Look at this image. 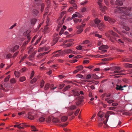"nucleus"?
<instances>
[{"instance_id":"1","label":"nucleus","mask_w":132,"mask_h":132,"mask_svg":"<svg viewBox=\"0 0 132 132\" xmlns=\"http://www.w3.org/2000/svg\"><path fill=\"white\" fill-rule=\"evenodd\" d=\"M132 11V8L131 7H120L117 6L115 9L114 12L116 13H119L120 14V18L122 19H126V16L130 15Z\"/></svg>"},{"instance_id":"2","label":"nucleus","mask_w":132,"mask_h":132,"mask_svg":"<svg viewBox=\"0 0 132 132\" xmlns=\"http://www.w3.org/2000/svg\"><path fill=\"white\" fill-rule=\"evenodd\" d=\"M105 71L110 70L111 72L110 73H111L114 74L116 73H119L123 71V70H121L119 67H113L110 69L109 68H105L104 69Z\"/></svg>"},{"instance_id":"3","label":"nucleus","mask_w":132,"mask_h":132,"mask_svg":"<svg viewBox=\"0 0 132 132\" xmlns=\"http://www.w3.org/2000/svg\"><path fill=\"white\" fill-rule=\"evenodd\" d=\"M110 34L114 36L116 40L117 41H118V40L117 39V38L118 37V35L115 34L112 30L109 31L105 34L107 36H109Z\"/></svg>"},{"instance_id":"4","label":"nucleus","mask_w":132,"mask_h":132,"mask_svg":"<svg viewBox=\"0 0 132 132\" xmlns=\"http://www.w3.org/2000/svg\"><path fill=\"white\" fill-rule=\"evenodd\" d=\"M104 19L105 21H108L111 23L114 22L116 21V20L114 19H111L109 17L106 15L104 16Z\"/></svg>"},{"instance_id":"5","label":"nucleus","mask_w":132,"mask_h":132,"mask_svg":"<svg viewBox=\"0 0 132 132\" xmlns=\"http://www.w3.org/2000/svg\"><path fill=\"white\" fill-rule=\"evenodd\" d=\"M98 4L99 6L100 10L102 12L104 13L105 11L107 9V8L105 6H103L101 3L99 2Z\"/></svg>"},{"instance_id":"6","label":"nucleus","mask_w":132,"mask_h":132,"mask_svg":"<svg viewBox=\"0 0 132 132\" xmlns=\"http://www.w3.org/2000/svg\"><path fill=\"white\" fill-rule=\"evenodd\" d=\"M62 53V51H61L60 50H59L58 51L55 52H54L53 53H55V54L53 55V57H55L57 56H59L63 55V54Z\"/></svg>"},{"instance_id":"7","label":"nucleus","mask_w":132,"mask_h":132,"mask_svg":"<svg viewBox=\"0 0 132 132\" xmlns=\"http://www.w3.org/2000/svg\"><path fill=\"white\" fill-rule=\"evenodd\" d=\"M82 17V15L78 12H76L75 13L73 14L71 17L72 19L76 17H77L79 18H81Z\"/></svg>"},{"instance_id":"8","label":"nucleus","mask_w":132,"mask_h":132,"mask_svg":"<svg viewBox=\"0 0 132 132\" xmlns=\"http://www.w3.org/2000/svg\"><path fill=\"white\" fill-rule=\"evenodd\" d=\"M108 48V47L107 45H102L99 47V49L101 50L102 52H105L107 51L106 50Z\"/></svg>"},{"instance_id":"9","label":"nucleus","mask_w":132,"mask_h":132,"mask_svg":"<svg viewBox=\"0 0 132 132\" xmlns=\"http://www.w3.org/2000/svg\"><path fill=\"white\" fill-rule=\"evenodd\" d=\"M62 53L63 54V55H65V54H68L69 53H74L73 51L69 49H65L64 51H62Z\"/></svg>"},{"instance_id":"10","label":"nucleus","mask_w":132,"mask_h":132,"mask_svg":"<svg viewBox=\"0 0 132 132\" xmlns=\"http://www.w3.org/2000/svg\"><path fill=\"white\" fill-rule=\"evenodd\" d=\"M46 2L47 3V7L46 8L45 11V13L44 16L45 15H46L48 12V8L49 7V5L50 4V1L49 0H46Z\"/></svg>"},{"instance_id":"11","label":"nucleus","mask_w":132,"mask_h":132,"mask_svg":"<svg viewBox=\"0 0 132 132\" xmlns=\"http://www.w3.org/2000/svg\"><path fill=\"white\" fill-rule=\"evenodd\" d=\"M97 27L99 30H103L104 28V23L103 22L101 23L98 25Z\"/></svg>"},{"instance_id":"12","label":"nucleus","mask_w":132,"mask_h":132,"mask_svg":"<svg viewBox=\"0 0 132 132\" xmlns=\"http://www.w3.org/2000/svg\"><path fill=\"white\" fill-rule=\"evenodd\" d=\"M82 26H78L77 27V28L78 29L77 31V34H79L81 33L83 31V29L81 27Z\"/></svg>"},{"instance_id":"13","label":"nucleus","mask_w":132,"mask_h":132,"mask_svg":"<svg viewBox=\"0 0 132 132\" xmlns=\"http://www.w3.org/2000/svg\"><path fill=\"white\" fill-rule=\"evenodd\" d=\"M82 97H81V98H80L79 97H78V98H76V100H79L78 101L76 102V104L77 106L79 105L82 102Z\"/></svg>"},{"instance_id":"14","label":"nucleus","mask_w":132,"mask_h":132,"mask_svg":"<svg viewBox=\"0 0 132 132\" xmlns=\"http://www.w3.org/2000/svg\"><path fill=\"white\" fill-rule=\"evenodd\" d=\"M19 47V45H16L12 47L11 50L12 52H14L15 51L17 50Z\"/></svg>"},{"instance_id":"15","label":"nucleus","mask_w":132,"mask_h":132,"mask_svg":"<svg viewBox=\"0 0 132 132\" xmlns=\"http://www.w3.org/2000/svg\"><path fill=\"white\" fill-rule=\"evenodd\" d=\"M122 25L123 26V28L126 30L128 31L130 30L128 26H126L125 24L124 23L122 24Z\"/></svg>"},{"instance_id":"16","label":"nucleus","mask_w":132,"mask_h":132,"mask_svg":"<svg viewBox=\"0 0 132 132\" xmlns=\"http://www.w3.org/2000/svg\"><path fill=\"white\" fill-rule=\"evenodd\" d=\"M73 44V43L72 42H70L68 43H67L64 44V46L65 48H67L71 46Z\"/></svg>"},{"instance_id":"17","label":"nucleus","mask_w":132,"mask_h":132,"mask_svg":"<svg viewBox=\"0 0 132 132\" xmlns=\"http://www.w3.org/2000/svg\"><path fill=\"white\" fill-rule=\"evenodd\" d=\"M115 4L117 5L121 6L123 5V2L117 0L116 1Z\"/></svg>"},{"instance_id":"18","label":"nucleus","mask_w":132,"mask_h":132,"mask_svg":"<svg viewBox=\"0 0 132 132\" xmlns=\"http://www.w3.org/2000/svg\"><path fill=\"white\" fill-rule=\"evenodd\" d=\"M116 86L117 87L116 88V89L117 90H124V89L122 88V87L121 85H117Z\"/></svg>"},{"instance_id":"19","label":"nucleus","mask_w":132,"mask_h":132,"mask_svg":"<svg viewBox=\"0 0 132 132\" xmlns=\"http://www.w3.org/2000/svg\"><path fill=\"white\" fill-rule=\"evenodd\" d=\"M104 113L101 111H100L97 114V116L100 118H102L104 115Z\"/></svg>"},{"instance_id":"20","label":"nucleus","mask_w":132,"mask_h":132,"mask_svg":"<svg viewBox=\"0 0 132 132\" xmlns=\"http://www.w3.org/2000/svg\"><path fill=\"white\" fill-rule=\"evenodd\" d=\"M44 31V33L49 32L50 31V30L48 28L47 25L45 27Z\"/></svg>"},{"instance_id":"21","label":"nucleus","mask_w":132,"mask_h":132,"mask_svg":"<svg viewBox=\"0 0 132 132\" xmlns=\"http://www.w3.org/2000/svg\"><path fill=\"white\" fill-rule=\"evenodd\" d=\"M68 117L67 116H63L61 117V120L63 122L66 121L68 119Z\"/></svg>"},{"instance_id":"22","label":"nucleus","mask_w":132,"mask_h":132,"mask_svg":"<svg viewBox=\"0 0 132 132\" xmlns=\"http://www.w3.org/2000/svg\"><path fill=\"white\" fill-rule=\"evenodd\" d=\"M73 20L74 22L76 23H77L78 22H81L82 21L81 19H79L77 18H74Z\"/></svg>"},{"instance_id":"23","label":"nucleus","mask_w":132,"mask_h":132,"mask_svg":"<svg viewBox=\"0 0 132 132\" xmlns=\"http://www.w3.org/2000/svg\"><path fill=\"white\" fill-rule=\"evenodd\" d=\"M123 65L126 67H132V64H129L127 63H125Z\"/></svg>"},{"instance_id":"24","label":"nucleus","mask_w":132,"mask_h":132,"mask_svg":"<svg viewBox=\"0 0 132 132\" xmlns=\"http://www.w3.org/2000/svg\"><path fill=\"white\" fill-rule=\"evenodd\" d=\"M52 121L54 123H57L59 122L60 120L57 118H53L52 119Z\"/></svg>"},{"instance_id":"25","label":"nucleus","mask_w":132,"mask_h":132,"mask_svg":"<svg viewBox=\"0 0 132 132\" xmlns=\"http://www.w3.org/2000/svg\"><path fill=\"white\" fill-rule=\"evenodd\" d=\"M58 40V38L57 37H56L55 39H54L52 43V45H53L55 44L57 42Z\"/></svg>"},{"instance_id":"26","label":"nucleus","mask_w":132,"mask_h":132,"mask_svg":"<svg viewBox=\"0 0 132 132\" xmlns=\"http://www.w3.org/2000/svg\"><path fill=\"white\" fill-rule=\"evenodd\" d=\"M31 128L32 129V131H38L36 127L33 125L31 126Z\"/></svg>"},{"instance_id":"27","label":"nucleus","mask_w":132,"mask_h":132,"mask_svg":"<svg viewBox=\"0 0 132 132\" xmlns=\"http://www.w3.org/2000/svg\"><path fill=\"white\" fill-rule=\"evenodd\" d=\"M36 20L35 19H32L31 20V24L34 25L35 23Z\"/></svg>"},{"instance_id":"28","label":"nucleus","mask_w":132,"mask_h":132,"mask_svg":"<svg viewBox=\"0 0 132 132\" xmlns=\"http://www.w3.org/2000/svg\"><path fill=\"white\" fill-rule=\"evenodd\" d=\"M83 67L82 65H79L77 67V69L79 71L82 70Z\"/></svg>"},{"instance_id":"29","label":"nucleus","mask_w":132,"mask_h":132,"mask_svg":"<svg viewBox=\"0 0 132 132\" xmlns=\"http://www.w3.org/2000/svg\"><path fill=\"white\" fill-rule=\"evenodd\" d=\"M89 43V41L88 40H86L82 42V43H81V45H86L87 44Z\"/></svg>"},{"instance_id":"30","label":"nucleus","mask_w":132,"mask_h":132,"mask_svg":"<svg viewBox=\"0 0 132 132\" xmlns=\"http://www.w3.org/2000/svg\"><path fill=\"white\" fill-rule=\"evenodd\" d=\"M70 87L71 86L70 85H68L64 88L63 90V91H65L69 89Z\"/></svg>"},{"instance_id":"31","label":"nucleus","mask_w":132,"mask_h":132,"mask_svg":"<svg viewBox=\"0 0 132 132\" xmlns=\"http://www.w3.org/2000/svg\"><path fill=\"white\" fill-rule=\"evenodd\" d=\"M107 56L106 55H97L96 56L97 57H100L101 58H102L104 57H105Z\"/></svg>"},{"instance_id":"32","label":"nucleus","mask_w":132,"mask_h":132,"mask_svg":"<svg viewBox=\"0 0 132 132\" xmlns=\"http://www.w3.org/2000/svg\"><path fill=\"white\" fill-rule=\"evenodd\" d=\"M64 84H59L58 85V88L59 89H61L62 87L64 86Z\"/></svg>"},{"instance_id":"33","label":"nucleus","mask_w":132,"mask_h":132,"mask_svg":"<svg viewBox=\"0 0 132 132\" xmlns=\"http://www.w3.org/2000/svg\"><path fill=\"white\" fill-rule=\"evenodd\" d=\"M12 56V55L11 54L8 53L6 55V58L8 59L11 58Z\"/></svg>"},{"instance_id":"34","label":"nucleus","mask_w":132,"mask_h":132,"mask_svg":"<svg viewBox=\"0 0 132 132\" xmlns=\"http://www.w3.org/2000/svg\"><path fill=\"white\" fill-rule=\"evenodd\" d=\"M76 106L75 105H73L70 106L69 108L70 110H73L76 109Z\"/></svg>"},{"instance_id":"35","label":"nucleus","mask_w":132,"mask_h":132,"mask_svg":"<svg viewBox=\"0 0 132 132\" xmlns=\"http://www.w3.org/2000/svg\"><path fill=\"white\" fill-rule=\"evenodd\" d=\"M101 22L100 20L98 19L97 18H96L94 20V22L95 24H98Z\"/></svg>"},{"instance_id":"36","label":"nucleus","mask_w":132,"mask_h":132,"mask_svg":"<svg viewBox=\"0 0 132 132\" xmlns=\"http://www.w3.org/2000/svg\"><path fill=\"white\" fill-rule=\"evenodd\" d=\"M27 55L26 54H25L24 56H23L22 58L21 59L20 61V62L21 63L23 61L24 59H25L27 57Z\"/></svg>"},{"instance_id":"37","label":"nucleus","mask_w":132,"mask_h":132,"mask_svg":"<svg viewBox=\"0 0 132 132\" xmlns=\"http://www.w3.org/2000/svg\"><path fill=\"white\" fill-rule=\"evenodd\" d=\"M10 82L11 83L13 84L15 83L16 81L14 78H13L10 80Z\"/></svg>"},{"instance_id":"38","label":"nucleus","mask_w":132,"mask_h":132,"mask_svg":"<svg viewBox=\"0 0 132 132\" xmlns=\"http://www.w3.org/2000/svg\"><path fill=\"white\" fill-rule=\"evenodd\" d=\"M28 118L29 119L31 120L33 119L34 118V116L30 114H29Z\"/></svg>"},{"instance_id":"39","label":"nucleus","mask_w":132,"mask_h":132,"mask_svg":"<svg viewBox=\"0 0 132 132\" xmlns=\"http://www.w3.org/2000/svg\"><path fill=\"white\" fill-rule=\"evenodd\" d=\"M49 86L50 84H49L47 83L46 84L45 87V90H47L48 89L49 87Z\"/></svg>"},{"instance_id":"40","label":"nucleus","mask_w":132,"mask_h":132,"mask_svg":"<svg viewBox=\"0 0 132 132\" xmlns=\"http://www.w3.org/2000/svg\"><path fill=\"white\" fill-rule=\"evenodd\" d=\"M25 80V77H23L20 78V80L21 82H23Z\"/></svg>"},{"instance_id":"41","label":"nucleus","mask_w":132,"mask_h":132,"mask_svg":"<svg viewBox=\"0 0 132 132\" xmlns=\"http://www.w3.org/2000/svg\"><path fill=\"white\" fill-rule=\"evenodd\" d=\"M88 2V1L87 0H86L84 1L83 2H82L80 3V4L81 5H85Z\"/></svg>"},{"instance_id":"42","label":"nucleus","mask_w":132,"mask_h":132,"mask_svg":"<svg viewBox=\"0 0 132 132\" xmlns=\"http://www.w3.org/2000/svg\"><path fill=\"white\" fill-rule=\"evenodd\" d=\"M10 78V76L9 75H8L4 79V81L6 82L8 81L9 79Z\"/></svg>"},{"instance_id":"43","label":"nucleus","mask_w":132,"mask_h":132,"mask_svg":"<svg viewBox=\"0 0 132 132\" xmlns=\"http://www.w3.org/2000/svg\"><path fill=\"white\" fill-rule=\"evenodd\" d=\"M44 83V81L43 80H42L40 83V86L42 88L43 87Z\"/></svg>"},{"instance_id":"44","label":"nucleus","mask_w":132,"mask_h":132,"mask_svg":"<svg viewBox=\"0 0 132 132\" xmlns=\"http://www.w3.org/2000/svg\"><path fill=\"white\" fill-rule=\"evenodd\" d=\"M37 80V78H35L31 80L30 82L32 84H33L35 83Z\"/></svg>"},{"instance_id":"45","label":"nucleus","mask_w":132,"mask_h":132,"mask_svg":"<svg viewBox=\"0 0 132 132\" xmlns=\"http://www.w3.org/2000/svg\"><path fill=\"white\" fill-rule=\"evenodd\" d=\"M123 115H126L127 116H130L131 114L129 112H123L122 113Z\"/></svg>"},{"instance_id":"46","label":"nucleus","mask_w":132,"mask_h":132,"mask_svg":"<svg viewBox=\"0 0 132 132\" xmlns=\"http://www.w3.org/2000/svg\"><path fill=\"white\" fill-rule=\"evenodd\" d=\"M76 49L78 50H81L82 49V46L81 45H79L77 46Z\"/></svg>"},{"instance_id":"47","label":"nucleus","mask_w":132,"mask_h":132,"mask_svg":"<svg viewBox=\"0 0 132 132\" xmlns=\"http://www.w3.org/2000/svg\"><path fill=\"white\" fill-rule=\"evenodd\" d=\"M73 40H74L73 39H72L70 40H69L64 41V43H65L67 42H72L73 41Z\"/></svg>"},{"instance_id":"48","label":"nucleus","mask_w":132,"mask_h":132,"mask_svg":"<svg viewBox=\"0 0 132 132\" xmlns=\"http://www.w3.org/2000/svg\"><path fill=\"white\" fill-rule=\"evenodd\" d=\"M46 121L47 123H50L51 121V119L50 117H48L46 119Z\"/></svg>"},{"instance_id":"49","label":"nucleus","mask_w":132,"mask_h":132,"mask_svg":"<svg viewBox=\"0 0 132 132\" xmlns=\"http://www.w3.org/2000/svg\"><path fill=\"white\" fill-rule=\"evenodd\" d=\"M26 69L27 68H24L21 69L20 71L21 72H25L26 71Z\"/></svg>"},{"instance_id":"50","label":"nucleus","mask_w":132,"mask_h":132,"mask_svg":"<svg viewBox=\"0 0 132 132\" xmlns=\"http://www.w3.org/2000/svg\"><path fill=\"white\" fill-rule=\"evenodd\" d=\"M131 61V60L130 59H124L123 61L124 62H130Z\"/></svg>"},{"instance_id":"51","label":"nucleus","mask_w":132,"mask_h":132,"mask_svg":"<svg viewBox=\"0 0 132 132\" xmlns=\"http://www.w3.org/2000/svg\"><path fill=\"white\" fill-rule=\"evenodd\" d=\"M45 118L43 117H41L39 119V121L40 122H42L44 121Z\"/></svg>"},{"instance_id":"52","label":"nucleus","mask_w":132,"mask_h":132,"mask_svg":"<svg viewBox=\"0 0 132 132\" xmlns=\"http://www.w3.org/2000/svg\"><path fill=\"white\" fill-rule=\"evenodd\" d=\"M86 10V9L85 7H83L81 9V11L83 13L85 12Z\"/></svg>"},{"instance_id":"53","label":"nucleus","mask_w":132,"mask_h":132,"mask_svg":"<svg viewBox=\"0 0 132 132\" xmlns=\"http://www.w3.org/2000/svg\"><path fill=\"white\" fill-rule=\"evenodd\" d=\"M44 4L43 3L42 4L41 7V12H43V11L44 7Z\"/></svg>"},{"instance_id":"54","label":"nucleus","mask_w":132,"mask_h":132,"mask_svg":"<svg viewBox=\"0 0 132 132\" xmlns=\"http://www.w3.org/2000/svg\"><path fill=\"white\" fill-rule=\"evenodd\" d=\"M33 13L34 14L36 15L38 13V12L36 10H34L33 11Z\"/></svg>"},{"instance_id":"55","label":"nucleus","mask_w":132,"mask_h":132,"mask_svg":"<svg viewBox=\"0 0 132 132\" xmlns=\"http://www.w3.org/2000/svg\"><path fill=\"white\" fill-rule=\"evenodd\" d=\"M80 111V110L79 109H77L75 111V116H77L78 114V113Z\"/></svg>"},{"instance_id":"56","label":"nucleus","mask_w":132,"mask_h":132,"mask_svg":"<svg viewBox=\"0 0 132 132\" xmlns=\"http://www.w3.org/2000/svg\"><path fill=\"white\" fill-rule=\"evenodd\" d=\"M19 52V51H17L16 52H15L13 55V57H15L18 54Z\"/></svg>"},{"instance_id":"57","label":"nucleus","mask_w":132,"mask_h":132,"mask_svg":"<svg viewBox=\"0 0 132 132\" xmlns=\"http://www.w3.org/2000/svg\"><path fill=\"white\" fill-rule=\"evenodd\" d=\"M16 23H15L12 26H11V27H10L9 29H13V28L14 27H15L16 26Z\"/></svg>"},{"instance_id":"58","label":"nucleus","mask_w":132,"mask_h":132,"mask_svg":"<svg viewBox=\"0 0 132 132\" xmlns=\"http://www.w3.org/2000/svg\"><path fill=\"white\" fill-rule=\"evenodd\" d=\"M10 84L6 83H5L4 84V86L6 87L9 88L10 87Z\"/></svg>"},{"instance_id":"59","label":"nucleus","mask_w":132,"mask_h":132,"mask_svg":"<svg viewBox=\"0 0 132 132\" xmlns=\"http://www.w3.org/2000/svg\"><path fill=\"white\" fill-rule=\"evenodd\" d=\"M78 61V60L76 59H74L70 61V62L72 63H74Z\"/></svg>"},{"instance_id":"60","label":"nucleus","mask_w":132,"mask_h":132,"mask_svg":"<svg viewBox=\"0 0 132 132\" xmlns=\"http://www.w3.org/2000/svg\"><path fill=\"white\" fill-rule=\"evenodd\" d=\"M89 61L88 60H85L83 61V63L84 64H87L89 63Z\"/></svg>"},{"instance_id":"61","label":"nucleus","mask_w":132,"mask_h":132,"mask_svg":"<svg viewBox=\"0 0 132 132\" xmlns=\"http://www.w3.org/2000/svg\"><path fill=\"white\" fill-rule=\"evenodd\" d=\"M64 31V30L63 29H61L60 32H59V35H61L63 32Z\"/></svg>"},{"instance_id":"62","label":"nucleus","mask_w":132,"mask_h":132,"mask_svg":"<svg viewBox=\"0 0 132 132\" xmlns=\"http://www.w3.org/2000/svg\"><path fill=\"white\" fill-rule=\"evenodd\" d=\"M114 102V101L113 100H109L107 101L108 103L109 104H111Z\"/></svg>"},{"instance_id":"63","label":"nucleus","mask_w":132,"mask_h":132,"mask_svg":"<svg viewBox=\"0 0 132 132\" xmlns=\"http://www.w3.org/2000/svg\"><path fill=\"white\" fill-rule=\"evenodd\" d=\"M41 39V37H40L39 39H38L35 43V45L37 44L40 41Z\"/></svg>"},{"instance_id":"64","label":"nucleus","mask_w":132,"mask_h":132,"mask_svg":"<svg viewBox=\"0 0 132 132\" xmlns=\"http://www.w3.org/2000/svg\"><path fill=\"white\" fill-rule=\"evenodd\" d=\"M69 3L71 4H73L75 3V0H70Z\"/></svg>"}]
</instances>
